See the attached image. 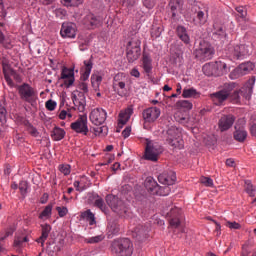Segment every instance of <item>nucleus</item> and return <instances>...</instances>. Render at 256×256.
Listing matches in <instances>:
<instances>
[{
	"instance_id": "obj_1",
	"label": "nucleus",
	"mask_w": 256,
	"mask_h": 256,
	"mask_svg": "<svg viewBox=\"0 0 256 256\" xmlns=\"http://www.w3.org/2000/svg\"><path fill=\"white\" fill-rule=\"evenodd\" d=\"M111 253L115 256L133 255V242L129 238H118L112 241Z\"/></svg>"
},
{
	"instance_id": "obj_2",
	"label": "nucleus",
	"mask_w": 256,
	"mask_h": 256,
	"mask_svg": "<svg viewBox=\"0 0 256 256\" xmlns=\"http://www.w3.org/2000/svg\"><path fill=\"white\" fill-rule=\"evenodd\" d=\"M255 81V76H252L240 90H236L229 95L228 99L230 100V103H233L234 105L241 104V96L245 97L249 101V99H251V95H253Z\"/></svg>"
},
{
	"instance_id": "obj_3",
	"label": "nucleus",
	"mask_w": 256,
	"mask_h": 256,
	"mask_svg": "<svg viewBox=\"0 0 256 256\" xmlns=\"http://www.w3.org/2000/svg\"><path fill=\"white\" fill-rule=\"evenodd\" d=\"M225 51L227 57H229L231 61H239L251 55V52H249V46L245 44H228Z\"/></svg>"
},
{
	"instance_id": "obj_4",
	"label": "nucleus",
	"mask_w": 256,
	"mask_h": 256,
	"mask_svg": "<svg viewBox=\"0 0 256 256\" xmlns=\"http://www.w3.org/2000/svg\"><path fill=\"white\" fill-rule=\"evenodd\" d=\"M16 89L21 101L29 103L32 105V107L35 105V103H37V99H39L37 90H35V88H33L30 84L23 83L22 85H18Z\"/></svg>"
},
{
	"instance_id": "obj_5",
	"label": "nucleus",
	"mask_w": 256,
	"mask_h": 256,
	"mask_svg": "<svg viewBox=\"0 0 256 256\" xmlns=\"http://www.w3.org/2000/svg\"><path fill=\"white\" fill-rule=\"evenodd\" d=\"M141 57V40L132 37L126 44V59L128 63H135Z\"/></svg>"
},
{
	"instance_id": "obj_6",
	"label": "nucleus",
	"mask_w": 256,
	"mask_h": 256,
	"mask_svg": "<svg viewBox=\"0 0 256 256\" xmlns=\"http://www.w3.org/2000/svg\"><path fill=\"white\" fill-rule=\"evenodd\" d=\"M190 3V11L194 15L195 18L192 19V23L197 27H201L207 23V16H205V7L203 4L196 0H188Z\"/></svg>"
},
{
	"instance_id": "obj_7",
	"label": "nucleus",
	"mask_w": 256,
	"mask_h": 256,
	"mask_svg": "<svg viewBox=\"0 0 256 256\" xmlns=\"http://www.w3.org/2000/svg\"><path fill=\"white\" fill-rule=\"evenodd\" d=\"M194 55L199 61H210L215 55V48L211 43L201 40L198 48L194 50Z\"/></svg>"
},
{
	"instance_id": "obj_8",
	"label": "nucleus",
	"mask_w": 256,
	"mask_h": 256,
	"mask_svg": "<svg viewBox=\"0 0 256 256\" xmlns=\"http://www.w3.org/2000/svg\"><path fill=\"white\" fill-rule=\"evenodd\" d=\"M105 199L107 205L114 213H117V215L120 217H126L129 209H127V206H125V202H123V200L119 199V197L113 194H108Z\"/></svg>"
},
{
	"instance_id": "obj_9",
	"label": "nucleus",
	"mask_w": 256,
	"mask_h": 256,
	"mask_svg": "<svg viewBox=\"0 0 256 256\" xmlns=\"http://www.w3.org/2000/svg\"><path fill=\"white\" fill-rule=\"evenodd\" d=\"M163 153V146L159 143L148 142L145 148V159L146 161H159V156Z\"/></svg>"
},
{
	"instance_id": "obj_10",
	"label": "nucleus",
	"mask_w": 256,
	"mask_h": 256,
	"mask_svg": "<svg viewBox=\"0 0 256 256\" xmlns=\"http://www.w3.org/2000/svg\"><path fill=\"white\" fill-rule=\"evenodd\" d=\"M183 0H170L168 4V12L170 19L173 23H177L181 19V13L183 12Z\"/></svg>"
},
{
	"instance_id": "obj_11",
	"label": "nucleus",
	"mask_w": 256,
	"mask_h": 256,
	"mask_svg": "<svg viewBox=\"0 0 256 256\" xmlns=\"http://www.w3.org/2000/svg\"><path fill=\"white\" fill-rule=\"evenodd\" d=\"M89 119L93 125L99 127V125H103L107 121V111L103 108H95L91 111Z\"/></svg>"
},
{
	"instance_id": "obj_12",
	"label": "nucleus",
	"mask_w": 256,
	"mask_h": 256,
	"mask_svg": "<svg viewBox=\"0 0 256 256\" xmlns=\"http://www.w3.org/2000/svg\"><path fill=\"white\" fill-rule=\"evenodd\" d=\"M72 131L75 133H82L87 135L89 133V126H87V115H80L78 119L70 125Z\"/></svg>"
},
{
	"instance_id": "obj_13",
	"label": "nucleus",
	"mask_w": 256,
	"mask_h": 256,
	"mask_svg": "<svg viewBox=\"0 0 256 256\" xmlns=\"http://www.w3.org/2000/svg\"><path fill=\"white\" fill-rule=\"evenodd\" d=\"M159 117H161V109L158 107H149L142 112L144 123H155Z\"/></svg>"
},
{
	"instance_id": "obj_14",
	"label": "nucleus",
	"mask_w": 256,
	"mask_h": 256,
	"mask_svg": "<svg viewBox=\"0 0 256 256\" xmlns=\"http://www.w3.org/2000/svg\"><path fill=\"white\" fill-rule=\"evenodd\" d=\"M60 35L63 39H75L77 37V26L73 22L62 23Z\"/></svg>"
},
{
	"instance_id": "obj_15",
	"label": "nucleus",
	"mask_w": 256,
	"mask_h": 256,
	"mask_svg": "<svg viewBox=\"0 0 256 256\" xmlns=\"http://www.w3.org/2000/svg\"><path fill=\"white\" fill-rule=\"evenodd\" d=\"M227 30L225 29V26L222 24L215 23L213 25L212 30V39L213 41H220V43H225L227 41Z\"/></svg>"
},
{
	"instance_id": "obj_16",
	"label": "nucleus",
	"mask_w": 256,
	"mask_h": 256,
	"mask_svg": "<svg viewBox=\"0 0 256 256\" xmlns=\"http://www.w3.org/2000/svg\"><path fill=\"white\" fill-rule=\"evenodd\" d=\"M235 123V117L233 114L223 115L218 121V129L221 133L229 131L233 124Z\"/></svg>"
},
{
	"instance_id": "obj_17",
	"label": "nucleus",
	"mask_w": 256,
	"mask_h": 256,
	"mask_svg": "<svg viewBox=\"0 0 256 256\" xmlns=\"http://www.w3.org/2000/svg\"><path fill=\"white\" fill-rule=\"evenodd\" d=\"M60 79L64 80L66 89H69L75 83V70L73 68L63 67Z\"/></svg>"
},
{
	"instance_id": "obj_18",
	"label": "nucleus",
	"mask_w": 256,
	"mask_h": 256,
	"mask_svg": "<svg viewBox=\"0 0 256 256\" xmlns=\"http://www.w3.org/2000/svg\"><path fill=\"white\" fill-rule=\"evenodd\" d=\"M167 215L170 217L169 223L171 227H174L175 229H177V227L181 225V217H182L181 209L174 206L170 209Z\"/></svg>"
},
{
	"instance_id": "obj_19",
	"label": "nucleus",
	"mask_w": 256,
	"mask_h": 256,
	"mask_svg": "<svg viewBox=\"0 0 256 256\" xmlns=\"http://www.w3.org/2000/svg\"><path fill=\"white\" fill-rule=\"evenodd\" d=\"M158 181L162 185H175V181H177V174H175L173 170L164 171L158 176Z\"/></svg>"
},
{
	"instance_id": "obj_20",
	"label": "nucleus",
	"mask_w": 256,
	"mask_h": 256,
	"mask_svg": "<svg viewBox=\"0 0 256 256\" xmlns=\"http://www.w3.org/2000/svg\"><path fill=\"white\" fill-rule=\"evenodd\" d=\"M202 71L206 77H221V72L219 71L217 61L205 64L202 67Z\"/></svg>"
},
{
	"instance_id": "obj_21",
	"label": "nucleus",
	"mask_w": 256,
	"mask_h": 256,
	"mask_svg": "<svg viewBox=\"0 0 256 256\" xmlns=\"http://www.w3.org/2000/svg\"><path fill=\"white\" fill-rule=\"evenodd\" d=\"M83 23L88 29H97V27H101V19L95 14H88L84 17Z\"/></svg>"
},
{
	"instance_id": "obj_22",
	"label": "nucleus",
	"mask_w": 256,
	"mask_h": 256,
	"mask_svg": "<svg viewBox=\"0 0 256 256\" xmlns=\"http://www.w3.org/2000/svg\"><path fill=\"white\" fill-rule=\"evenodd\" d=\"M234 132H233V138L235 141L238 143H245L247 141V130L245 129L244 126L236 124L234 127Z\"/></svg>"
},
{
	"instance_id": "obj_23",
	"label": "nucleus",
	"mask_w": 256,
	"mask_h": 256,
	"mask_svg": "<svg viewBox=\"0 0 256 256\" xmlns=\"http://www.w3.org/2000/svg\"><path fill=\"white\" fill-rule=\"evenodd\" d=\"M133 237L142 243L149 237V228L141 225L137 226L133 232Z\"/></svg>"
},
{
	"instance_id": "obj_24",
	"label": "nucleus",
	"mask_w": 256,
	"mask_h": 256,
	"mask_svg": "<svg viewBox=\"0 0 256 256\" xmlns=\"http://www.w3.org/2000/svg\"><path fill=\"white\" fill-rule=\"evenodd\" d=\"M49 233H51V225L41 224V236L36 239L37 243H41V247H45V240L49 239Z\"/></svg>"
},
{
	"instance_id": "obj_25",
	"label": "nucleus",
	"mask_w": 256,
	"mask_h": 256,
	"mask_svg": "<svg viewBox=\"0 0 256 256\" xmlns=\"http://www.w3.org/2000/svg\"><path fill=\"white\" fill-rule=\"evenodd\" d=\"M144 186L150 195H155V193L159 187V184L157 183V181L154 180L153 177L148 176L146 178V180L144 181Z\"/></svg>"
},
{
	"instance_id": "obj_26",
	"label": "nucleus",
	"mask_w": 256,
	"mask_h": 256,
	"mask_svg": "<svg viewBox=\"0 0 256 256\" xmlns=\"http://www.w3.org/2000/svg\"><path fill=\"white\" fill-rule=\"evenodd\" d=\"M176 34L179 39L182 40L185 45H189L191 43V38L189 37V34L187 33V28L185 26L179 25L176 28Z\"/></svg>"
},
{
	"instance_id": "obj_27",
	"label": "nucleus",
	"mask_w": 256,
	"mask_h": 256,
	"mask_svg": "<svg viewBox=\"0 0 256 256\" xmlns=\"http://www.w3.org/2000/svg\"><path fill=\"white\" fill-rule=\"evenodd\" d=\"M142 67L147 75H149L153 71V60L151 59V56L147 53H143L142 55Z\"/></svg>"
},
{
	"instance_id": "obj_28",
	"label": "nucleus",
	"mask_w": 256,
	"mask_h": 256,
	"mask_svg": "<svg viewBox=\"0 0 256 256\" xmlns=\"http://www.w3.org/2000/svg\"><path fill=\"white\" fill-rule=\"evenodd\" d=\"M92 69H93V56H91L89 60H84V72L80 77L81 81H87V79H89V75H91Z\"/></svg>"
},
{
	"instance_id": "obj_29",
	"label": "nucleus",
	"mask_w": 256,
	"mask_h": 256,
	"mask_svg": "<svg viewBox=\"0 0 256 256\" xmlns=\"http://www.w3.org/2000/svg\"><path fill=\"white\" fill-rule=\"evenodd\" d=\"M210 97L215 105H221V103H224V101H227V99H229V96L221 90L216 93H212Z\"/></svg>"
},
{
	"instance_id": "obj_30",
	"label": "nucleus",
	"mask_w": 256,
	"mask_h": 256,
	"mask_svg": "<svg viewBox=\"0 0 256 256\" xmlns=\"http://www.w3.org/2000/svg\"><path fill=\"white\" fill-rule=\"evenodd\" d=\"M66 132L63 128L55 126L51 131L50 137H52L53 141H61L65 139Z\"/></svg>"
},
{
	"instance_id": "obj_31",
	"label": "nucleus",
	"mask_w": 256,
	"mask_h": 256,
	"mask_svg": "<svg viewBox=\"0 0 256 256\" xmlns=\"http://www.w3.org/2000/svg\"><path fill=\"white\" fill-rule=\"evenodd\" d=\"M238 69L243 77V75H248V73H251V71H253L255 69V64H253L252 62H249V61L244 62L238 66Z\"/></svg>"
},
{
	"instance_id": "obj_32",
	"label": "nucleus",
	"mask_w": 256,
	"mask_h": 256,
	"mask_svg": "<svg viewBox=\"0 0 256 256\" xmlns=\"http://www.w3.org/2000/svg\"><path fill=\"white\" fill-rule=\"evenodd\" d=\"M81 219H85L89 225H96L97 220H95V214L88 209L80 214Z\"/></svg>"
},
{
	"instance_id": "obj_33",
	"label": "nucleus",
	"mask_w": 256,
	"mask_h": 256,
	"mask_svg": "<svg viewBox=\"0 0 256 256\" xmlns=\"http://www.w3.org/2000/svg\"><path fill=\"white\" fill-rule=\"evenodd\" d=\"M131 115H133V108H127L125 112H121L119 114L120 125H127V121L131 119Z\"/></svg>"
},
{
	"instance_id": "obj_34",
	"label": "nucleus",
	"mask_w": 256,
	"mask_h": 256,
	"mask_svg": "<svg viewBox=\"0 0 256 256\" xmlns=\"http://www.w3.org/2000/svg\"><path fill=\"white\" fill-rule=\"evenodd\" d=\"M166 143L170 145V147H173V149H183V139L180 137L178 138H172V139H166Z\"/></svg>"
},
{
	"instance_id": "obj_35",
	"label": "nucleus",
	"mask_w": 256,
	"mask_h": 256,
	"mask_svg": "<svg viewBox=\"0 0 256 256\" xmlns=\"http://www.w3.org/2000/svg\"><path fill=\"white\" fill-rule=\"evenodd\" d=\"M94 206L98 209H101L103 213H107V205H105V200L101 198L98 194L94 195Z\"/></svg>"
},
{
	"instance_id": "obj_36",
	"label": "nucleus",
	"mask_w": 256,
	"mask_h": 256,
	"mask_svg": "<svg viewBox=\"0 0 256 256\" xmlns=\"http://www.w3.org/2000/svg\"><path fill=\"white\" fill-rule=\"evenodd\" d=\"M119 223H117V220H109L108 222V233L111 235H117L119 233Z\"/></svg>"
},
{
	"instance_id": "obj_37",
	"label": "nucleus",
	"mask_w": 256,
	"mask_h": 256,
	"mask_svg": "<svg viewBox=\"0 0 256 256\" xmlns=\"http://www.w3.org/2000/svg\"><path fill=\"white\" fill-rule=\"evenodd\" d=\"M237 87V83L235 82H229L225 83L221 89V91L226 95L230 96L233 93V90Z\"/></svg>"
},
{
	"instance_id": "obj_38",
	"label": "nucleus",
	"mask_w": 256,
	"mask_h": 256,
	"mask_svg": "<svg viewBox=\"0 0 256 256\" xmlns=\"http://www.w3.org/2000/svg\"><path fill=\"white\" fill-rule=\"evenodd\" d=\"M24 125L26 127V131H28L31 137H39V130H37L29 120L24 121Z\"/></svg>"
},
{
	"instance_id": "obj_39",
	"label": "nucleus",
	"mask_w": 256,
	"mask_h": 256,
	"mask_svg": "<svg viewBox=\"0 0 256 256\" xmlns=\"http://www.w3.org/2000/svg\"><path fill=\"white\" fill-rule=\"evenodd\" d=\"M169 193H171V187H169V185H165V186L158 185V188L156 189V192L154 193V195H159L160 197H167Z\"/></svg>"
},
{
	"instance_id": "obj_40",
	"label": "nucleus",
	"mask_w": 256,
	"mask_h": 256,
	"mask_svg": "<svg viewBox=\"0 0 256 256\" xmlns=\"http://www.w3.org/2000/svg\"><path fill=\"white\" fill-rule=\"evenodd\" d=\"M29 242V237L26 235H20V236H16L14 239V247H17L18 249H20V247H23V245H25V243Z\"/></svg>"
},
{
	"instance_id": "obj_41",
	"label": "nucleus",
	"mask_w": 256,
	"mask_h": 256,
	"mask_svg": "<svg viewBox=\"0 0 256 256\" xmlns=\"http://www.w3.org/2000/svg\"><path fill=\"white\" fill-rule=\"evenodd\" d=\"M0 123L1 125L7 123V108L5 107V101H0Z\"/></svg>"
},
{
	"instance_id": "obj_42",
	"label": "nucleus",
	"mask_w": 256,
	"mask_h": 256,
	"mask_svg": "<svg viewBox=\"0 0 256 256\" xmlns=\"http://www.w3.org/2000/svg\"><path fill=\"white\" fill-rule=\"evenodd\" d=\"M199 95V92H197V89L195 88H185L182 92V97L184 99H191V97L195 98Z\"/></svg>"
},
{
	"instance_id": "obj_43",
	"label": "nucleus",
	"mask_w": 256,
	"mask_h": 256,
	"mask_svg": "<svg viewBox=\"0 0 256 256\" xmlns=\"http://www.w3.org/2000/svg\"><path fill=\"white\" fill-rule=\"evenodd\" d=\"M102 81H103V77L101 75L93 74L91 76V84L96 91H99V87Z\"/></svg>"
},
{
	"instance_id": "obj_44",
	"label": "nucleus",
	"mask_w": 256,
	"mask_h": 256,
	"mask_svg": "<svg viewBox=\"0 0 256 256\" xmlns=\"http://www.w3.org/2000/svg\"><path fill=\"white\" fill-rule=\"evenodd\" d=\"M163 33V26L161 25H153L151 29V37L153 39H158V37H161V34Z\"/></svg>"
},
{
	"instance_id": "obj_45",
	"label": "nucleus",
	"mask_w": 256,
	"mask_h": 256,
	"mask_svg": "<svg viewBox=\"0 0 256 256\" xmlns=\"http://www.w3.org/2000/svg\"><path fill=\"white\" fill-rule=\"evenodd\" d=\"M166 134V139H177L179 138V128L172 126L167 130Z\"/></svg>"
},
{
	"instance_id": "obj_46",
	"label": "nucleus",
	"mask_w": 256,
	"mask_h": 256,
	"mask_svg": "<svg viewBox=\"0 0 256 256\" xmlns=\"http://www.w3.org/2000/svg\"><path fill=\"white\" fill-rule=\"evenodd\" d=\"M0 45H2L5 49H13V44H11V41L6 40L5 34H3V31L0 29Z\"/></svg>"
},
{
	"instance_id": "obj_47",
	"label": "nucleus",
	"mask_w": 256,
	"mask_h": 256,
	"mask_svg": "<svg viewBox=\"0 0 256 256\" xmlns=\"http://www.w3.org/2000/svg\"><path fill=\"white\" fill-rule=\"evenodd\" d=\"M72 101H73L74 105H76V107H78V111H80V113H83V111H85V100H79L77 98V95H74L72 98Z\"/></svg>"
},
{
	"instance_id": "obj_48",
	"label": "nucleus",
	"mask_w": 256,
	"mask_h": 256,
	"mask_svg": "<svg viewBox=\"0 0 256 256\" xmlns=\"http://www.w3.org/2000/svg\"><path fill=\"white\" fill-rule=\"evenodd\" d=\"M0 61L3 73H9L13 70V68H11V64H9V59H7L6 57H2L0 58Z\"/></svg>"
},
{
	"instance_id": "obj_49",
	"label": "nucleus",
	"mask_w": 256,
	"mask_h": 256,
	"mask_svg": "<svg viewBox=\"0 0 256 256\" xmlns=\"http://www.w3.org/2000/svg\"><path fill=\"white\" fill-rule=\"evenodd\" d=\"M245 191L250 195V197H255L256 187L253 186L251 181L247 180L245 181Z\"/></svg>"
},
{
	"instance_id": "obj_50",
	"label": "nucleus",
	"mask_w": 256,
	"mask_h": 256,
	"mask_svg": "<svg viewBox=\"0 0 256 256\" xmlns=\"http://www.w3.org/2000/svg\"><path fill=\"white\" fill-rule=\"evenodd\" d=\"M103 239H105L104 235H98V236H94V237H90V238H85L84 243L93 245L95 243H101V241H103Z\"/></svg>"
},
{
	"instance_id": "obj_51",
	"label": "nucleus",
	"mask_w": 256,
	"mask_h": 256,
	"mask_svg": "<svg viewBox=\"0 0 256 256\" xmlns=\"http://www.w3.org/2000/svg\"><path fill=\"white\" fill-rule=\"evenodd\" d=\"M93 131L94 135H102V137H105L109 133V128H107V126H100L93 128Z\"/></svg>"
},
{
	"instance_id": "obj_52",
	"label": "nucleus",
	"mask_w": 256,
	"mask_h": 256,
	"mask_svg": "<svg viewBox=\"0 0 256 256\" xmlns=\"http://www.w3.org/2000/svg\"><path fill=\"white\" fill-rule=\"evenodd\" d=\"M53 211V205H47L44 210L40 213L39 219H45V217H51V212Z\"/></svg>"
},
{
	"instance_id": "obj_53",
	"label": "nucleus",
	"mask_w": 256,
	"mask_h": 256,
	"mask_svg": "<svg viewBox=\"0 0 256 256\" xmlns=\"http://www.w3.org/2000/svg\"><path fill=\"white\" fill-rule=\"evenodd\" d=\"M218 64V71L220 72V77L222 75H227L229 73V68L227 67V64L225 62L217 61Z\"/></svg>"
},
{
	"instance_id": "obj_54",
	"label": "nucleus",
	"mask_w": 256,
	"mask_h": 256,
	"mask_svg": "<svg viewBox=\"0 0 256 256\" xmlns=\"http://www.w3.org/2000/svg\"><path fill=\"white\" fill-rule=\"evenodd\" d=\"M18 189L22 197H25V195H27V190L29 189V183H27V181H20Z\"/></svg>"
},
{
	"instance_id": "obj_55",
	"label": "nucleus",
	"mask_w": 256,
	"mask_h": 256,
	"mask_svg": "<svg viewBox=\"0 0 256 256\" xmlns=\"http://www.w3.org/2000/svg\"><path fill=\"white\" fill-rule=\"evenodd\" d=\"M178 107H182V109H187L188 111L193 109V103L189 100H180L177 102Z\"/></svg>"
},
{
	"instance_id": "obj_56",
	"label": "nucleus",
	"mask_w": 256,
	"mask_h": 256,
	"mask_svg": "<svg viewBox=\"0 0 256 256\" xmlns=\"http://www.w3.org/2000/svg\"><path fill=\"white\" fill-rule=\"evenodd\" d=\"M174 118L178 123H187L188 122L187 115H184L181 112H176L174 115Z\"/></svg>"
},
{
	"instance_id": "obj_57",
	"label": "nucleus",
	"mask_w": 256,
	"mask_h": 256,
	"mask_svg": "<svg viewBox=\"0 0 256 256\" xmlns=\"http://www.w3.org/2000/svg\"><path fill=\"white\" fill-rule=\"evenodd\" d=\"M239 77H243V74H241V70H239V68L236 67L232 72H230L229 79L235 80L239 79Z\"/></svg>"
},
{
	"instance_id": "obj_58",
	"label": "nucleus",
	"mask_w": 256,
	"mask_h": 256,
	"mask_svg": "<svg viewBox=\"0 0 256 256\" xmlns=\"http://www.w3.org/2000/svg\"><path fill=\"white\" fill-rule=\"evenodd\" d=\"M200 183H202V185H204L205 187H213V179L209 177L202 176L200 178Z\"/></svg>"
},
{
	"instance_id": "obj_59",
	"label": "nucleus",
	"mask_w": 256,
	"mask_h": 256,
	"mask_svg": "<svg viewBox=\"0 0 256 256\" xmlns=\"http://www.w3.org/2000/svg\"><path fill=\"white\" fill-rule=\"evenodd\" d=\"M55 16L57 17V19H65V17H67V10L63 8H58L55 10Z\"/></svg>"
},
{
	"instance_id": "obj_60",
	"label": "nucleus",
	"mask_w": 256,
	"mask_h": 256,
	"mask_svg": "<svg viewBox=\"0 0 256 256\" xmlns=\"http://www.w3.org/2000/svg\"><path fill=\"white\" fill-rule=\"evenodd\" d=\"M45 107L48 111H55V109H57V102H55V100H48L45 103Z\"/></svg>"
},
{
	"instance_id": "obj_61",
	"label": "nucleus",
	"mask_w": 256,
	"mask_h": 256,
	"mask_svg": "<svg viewBox=\"0 0 256 256\" xmlns=\"http://www.w3.org/2000/svg\"><path fill=\"white\" fill-rule=\"evenodd\" d=\"M142 3L146 9H153L157 5V0H142Z\"/></svg>"
},
{
	"instance_id": "obj_62",
	"label": "nucleus",
	"mask_w": 256,
	"mask_h": 256,
	"mask_svg": "<svg viewBox=\"0 0 256 256\" xmlns=\"http://www.w3.org/2000/svg\"><path fill=\"white\" fill-rule=\"evenodd\" d=\"M60 173H63V175H69L71 173V166L68 164H61L59 166Z\"/></svg>"
},
{
	"instance_id": "obj_63",
	"label": "nucleus",
	"mask_w": 256,
	"mask_h": 256,
	"mask_svg": "<svg viewBox=\"0 0 256 256\" xmlns=\"http://www.w3.org/2000/svg\"><path fill=\"white\" fill-rule=\"evenodd\" d=\"M236 11H237L239 17H241V19H245V17H247V10H245V8L243 6L237 7Z\"/></svg>"
},
{
	"instance_id": "obj_64",
	"label": "nucleus",
	"mask_w": 256,
	"mask_h": 256,
	"mask_svg": "<svg viewBox=\"0 0 256 256\" xmlns=\"http://www.w3.org/2000/svg\"><path fill=\"white\" fill-rule=\"evenodd\" d=\"M249 253H251V247L249 246V243H245L242 246V256H249Z\"/></svg>"
}]
</instances>
